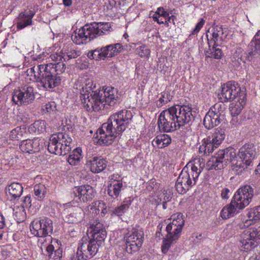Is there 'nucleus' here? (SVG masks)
Segmentation results:
<instances>
[{
  "mask_svg": "<svg viewBox=\"0 0 260 260\" xmlns=\"http://www.w3.org/2000/svg\"><path fill=\"white\" fill-rule=\"evenodd\" d=\"M133 117L132 112L125 109L112 114L108 121L98 129L94 138L100 145L111 144L127 128Z\"/></svg>",
  "mask_w": 260,
  "mask_h": 260,
  "instance_id": "obj_1",
  "label": "nucleus"
},
{
  "mask_svg": "<svg viewBox=\"0 0 260 260\" xmlns=\"http://www.w3.org/2000/svg\"><path fill=\"white\" fill-rule=\"evenodd\" d=\"M194 119V116L190 107L176 105L160 113L157 124L160 132L169 133L179 129L185 125L189 124Z\"/></svg>",
  "mask_w": 260,
  "mask_h": 260,
  "instance_id": "obj_2",
  "label": "nucleus"
},
{
  "mask_svg": "<svg viewBox=\"0 0 260 260\" xmlns=\"http://www.w3.org/2000/svg\"><path fill=\"white\" fill-rule=\"evenodd\" d=\"M110 28V24L108 23L87 24L72 35V40L77 45L85 44L99 36L106 34Z\"/></svg>",
  "mask_w": 260,
  "mask_h": 260,
  "instance_id": "obj_3",
  "label": "nucleus"
},
{
  "mask_svg": "<svg viewBox=\"0 0 260 260\" xmlns=\"http://www.w3.org/2000/svg\"><path fill=\"white\" fill-rule=\"evenodd\" d=\"M208 49L205 50V54L207 58L220 59L222 56L221 49L217 46L221 45L227 37L226 28L222 26L216 25L208 30L206 34Z\"/></svg>",
  "mask_w": 260,
  "mask_h": 260,
  "instance_id": "obj_4",
  "label": "nucleus"
},
{
  "mask_svg": "<svg viewBox=\"0 0 260 260\" xmlns=\"http://www.w3.org/2000/svg\"><path fill=\"white\" fill-rule=\"evenodd\" d=\"M204 167L205 161L203 158H194L187 165V170L185 171V168L183 169L177 179L191 188L196 183Z\"/></svg>",
  "mask_w": 260,
  "mask_h": 260,
  "instance_id": "obj_5",
  "label": "nucleus"
},
{
  "mask_svg": "<svg viewBox=\"0 0 260 260\" xmlns=\"http://www.w3.org/2000/svg\"><path fill=\"white\" fill-rule=\"evenodd\" d=\"M72 138L69 135L59 133L50 137L48 150L51 153L58 155H64L71 150Z\"/></svg>",
  "mask_w": 260,
  "mask_h": 260,
  "instance_id": "obj_6",
  "label": "nucleus"
},
{
  "mask_svg": "<svg viewBox=\"0 0 260 260\" xmlns=\"http://www.w3.org/2000/svg\"><path fill=\"white\" fill-rule=\"evenodd\" d=\"M100 246L89 239V237H83L78 243L76 254L71 257V260H87L94 256Z\"/></svg>",
  "mask_w": 260,
  "mask_h": 260,
  "instance_id": "obj_7",
  "label": "nucleus"
},
{
  "mask_svg": "<svg viewBox=\"0 0 260 260\" xmlns=\"http://www.w3.org/2000/svg\"><path fill=\"white\" fill-rule=\"evenodd\" d=\"M126 251L129 253H136L140 250L144 241V232L141 229L133 228L124 237Z\"/></svg>",
  "mask_w": 260,
  "mask_h": 260,
  "instance_id": "obj_8",
  "label": "nucleus"
},
{
  "mask_svg": "<svg viewBox=\"0 0 260 260\" xmlns=\"http://www.w3.org/2000/svg\"><path fill=\"white\" fill-rule=\"evenodd\" d=\"M35 99L34 87L25 85L15 89L13 92L12 101L20 105H27L33 102Z\"/></svg>",
  "mask_w": 260,
  "mask_h": 260,
  "instance_id": "obj_9",
  "label": "nucleus"
},
{
  "mask_svg": "<svg viewBox=\"0 0 260 260\" xmlns=\"http://www.w3.org/2000/svg\"><path fill=\"white\" fill-rule=\"evenodd\" d=\"M242 92L238 84L234 81H230L222 85L218 98L221 103L239 99Z\"/></svg>",
  "mask_w": 260,
  "mask_h": 260,
  "instance_id": "obj_10",
  "label": "nucleus"
},
{
  "mask_svg": "<svg viewBox=\"0 0 260 260\" xmlns=\"http://www.w3.org/2000/svg\"><path fill=\"white\" fill-rule=\"evenodd\" d=\"M244 251L251 250L260 243V230L251 228L245 231L240 240Z\"/></svg>",
  "mask_w": 260,
  "mask_h": 260,
  "instance_id": "obj_11",
  "label": "nucleus"
},
{
  "mask_svg": "<svg viewBox=\"0 0 260 260\" xmlns=\"http://www.w3.org/2000/svg\"><path fill=\"white\" fill-rule=\"evenodd\" d=\"M30 231L35 236L46 237L53 232L52 221L47 217L34 220L31 223Z\"/></svg>",
  "mask_w": 260,
  "mask_h": 260,
  "instance_id": "obj_12",
  "label": "nucleus"
},
{
  "mask_svg": "<svg viewBox=\"0 0 260 260\" xmlns=\"http://www.w3.org/2000/svg\"><path fill=\"white\" fill-rule=\"evenodd\" d=\"M102 93L99 91L91 92L90 95L82 98L84 108L88 112L99 111L105 107L102 99Z\"/></svg>",
  "mask_w": 260,
  "mask_h": 260,
  "instance_id": "obj_13",
  "label": "nucleus"
},
{
  "mask_svg": "<svg viewBox=\"0 0 260 260\" xmlns=\"http://www.w3.org/2000/svg\"><path fill=\"white\" fill-rule=\"evenodd\" d=\"M172 221L169 223L166 228L167 232V237L173 240H177L179 238L182 231L184 220L183 215L179 214L177 216H172Z\"/></svg>",
  "mask_w": 260,
  "mask_h": 260,
  "instance_id": "obj_14",
  "label": "nucleus"
},
{
  "mask_svg": "<svg viewBox=\"0 0 260 260\" xmlns=\"http://www.w3.org/2000/svg\"><path fill=\"white\" fill-rule=\"evenodd\" d=\"M253 196L244 190L242 186L236 191L231 201L239 210H242L249 204Z\"/></svg>",
  "mask_w": 260,
  "mask_h": 260,
  "instance_id": "obj_15",
  "label": "nucleus"
},
{
  "mask_svg": "<svg viewBox=\"0 0 260 260\" xmlns=\"http://www.w3.org/2000/svg\"><path fill=\"white\" fill-rule=\"evenodd\" d=\"M60 77L52 72L43 73L42 77L38 81V86L42 87L45 90H50L58 86L61 83Z\"/></svg>",
  "mask_w": 260,
  "mask_h": 260,
  "instance_id": "obj_16",
  "label": "nucleus"
},
{
  "mask_svg": "<svg viewBox=\"0 0 260 260\" xmlns=\"http://www.w3.org/2000/svg\"><path fill=\"white\" fill-rule=\"evenodd\" d=\"M73 193L74 197L76 198L77 202L79 201L83 202L91 201L95 195L93 188L89 185H84L75 187Z\"/></svg>",
  "mask_w": 260,
  "mask_h": 260,
  "instance_id": "obj_17",
  "label": "nucleus"
},
{
  "mask_svg": "<svg viewBox=\"0 0 260 260\" xmlns=\"http://www.w3.org/2000/svg\"><path fill=\"white\" fill-rule=\"evenodd\" d=\"M44 140L38 138L23 140L19 145L20 149L24 153H33L39 152L43 147Z\"/></svg>",
  "mask_w": 260,
  "mask_h": 260,
  "instance_id": "obj_18",
  "label": "nucleus"
},
{
  "mask_svg": "<svg viewBox=\"0 0 260 260\" xmlns=\"http://www.w3.org/2000/svg\"><path fill=\"white\" fill-rule=\"evenodd\" d=\"M246 59L249 61L260 55V29L255 35L248 45L247 52H245Z\"/></svg>",
  "mask_w": 260,
  "mask_h": 260,
  "instance_id": "obj_19",
  "label": "nucleus"
},
{
  "mask_svg": "<svg viewBox=\"0 0 260 260\" xmlns=\"http://www.w3.org/2000/svg\"><path fill=\"white\" fill-rule=\"evenodd\" d=\"M237 155L240 158L251 165L256 155L255 146L253 143H246L239 149Z\"/></svg>",
  "mask_w": 260,
  "mask_h": 260,
  "instance_id": "obj_20",
  "label": "nucleus"
},
{
  "mask_svg": "<svg viewBox=\"0 0 260 260\" xmlns=\"http://www.w3.org/2000/svg\"><path fill=\"white\" fill-rule=\"evenodd\" d=\"M107 161L101 157L93 156L89 157L86 165L93 173H99L104 171L107 167Z\"/></svg>",
  "mask_w": 260,
  "mask_h": 260,
  "instance_id": "obj_21",
  "label": "nucleus"
},
{
  "mask_svg": "<svg viewBox=\"0 0 260 260\" xmlns=\"http://www.w3.org/2000/svg\"><path fill=\"white\" fill-rule=\"evenodd\" d=\"M100 91L103 94L102 99L105 105L113 106L119 99L118 90L112 86H108Z\"/></svg>",
  "mask_w": 260,
  "mask_h": 260,
  "instance_id": "obj_22",
  "label": "nucleus"
},
{
  "mask_svg": "<svg viewBox=\"0 0 260 260\" xmlns=\"http://www.w3.org/2000/svg\"><path fill=\"white\" fill-rule=\"evenodd\" d=\"M256 169L255 170V173L252 175L248 184L242 186L244 190L249 192L253 197L254 195L258 194L260 190V173L258 172L260 171H256Z\"/></svg>",
  "mask_w": 260,
  "mask_h": 260,
  "instance_id": "obj_23",
  "label": "nucleus"
},
{
  "mask_svg": "<svg viewBox=\"0 0 260 260\" xmlns=\"http://www.w3.org/2000/svg\"><path fill=\"white\" fill-rule=\"evenodd\" d=\"M35 14V12L31 10H24L20 13L17 20V28L22 29L25 27L32 24V19Z\"/></svg>",
  "mask_w": 260,
  "mask_h": 260,
  "instance_id": "obj_24",
  "label": "nucleus"
},
{
  "mask_svg": "<svg viewBox=\"0 0 260 260\" xmlns=\"http://www.w3.org/2000/svg\"><path fill=\"white\" fill-rule=\"evenodd\" d=\"M71 204L70 202L63 205V207H65L64 211L68 209V207H70L71 211H72L66 216L64 220L69 223H77L81 221L83 218V211L79 208L73 209L71 207Z\"/></svg>",
  "mask_w": 260,
  "mask_h": 260,
  "instance_id": "obj_25",
  "label": "nucleus"
},
{
  "mask_svg": "<svg viewBox=\"0 0 260 260\" xmlns=\"http://www.w3.org/2000/svg\"><path fill=\"white\" fill-rule=\"evenodd\" d=\"M217 154L218 158L223 162L224 166H226L230 162H233L237 156L235 149L232 147L220 150Z\"/></svg>",
  "mask_w": 260,
  "mask_h": 260,
  "instance_id": "obj_26",
  "label": "nucleus"
},
{
  "mask_svg": "<svg viewBox=\"0 0 260 260\" xmlns=\"http://www.w3.org/2000/svg\"><path fill=\"white\" fill-rule=\"evenodd\" d=\"M246 96L245 92H242L236 103L231 104L230 111L232 117H237L240 114L246 103Z\"/></svg>",
  "mask_w": 260,
  "mask_h": 260,
  "instance_id": "obj_27",
  "label": "nucleus"
},
{
  "mask_svg": "<svg viewBox=\"0 0 260 260\" xmlns=\"http://www.w3.org/2000/svg\"><path fill=\"white\" fill-rule=\"evenodd\" d=\"M223 119L212 111H208L204 117L203 124L206 128L209 129L219 124Z\"/></svg>",
  "mask_w": 260,
  "mask_h": 260,
  "instance_id": "obj_28",
  "label": "nucleus"
},
{
  "mask_svg": "<svg viewBox=\"0 0 260 260\" xmlns=\"http://www.w3.org/2000/svg\"><path fill=\"white\" fill-rule=\"evenodd\" d=\"M218 146L216 145L215 142L211 140V138L207 137L202 141V144L199 147V152L203 153L204 155H207L212 153L215 148Z\"/></svg>",
  "mask_w": 260,
  "mask_h": 260,
  "instance_id": "obj_29",
  "label": "nucleus"
},
{
  "mask_svg": "<svg viewBox=\"0 0 260 260\" xmlns=\"http://www.w3.org/2000/svg\"><path fill=\"white\" fill-rule=\"evenodd\" d=\"M7 192L11 196V200L19 198L23 192L22 185L18 182L11 183L6 188Z\"/></svg>",
  "mask_w": 260,
  "mask_h": 260,
  "instance_id": "obj_30",
  "label": "nucleus"
},
{
  "mask_svg": "<svg viewBox=\"0 0 260 260\" xmlns=\"http://www.w3.org/2000/svg\"><path fill=\"white\" fill-rule=\"evenodd\" d=\"M232 164V170L237 175H241L248 166L251 165L249 162H246V160L240 158L238 155Z\"/></svg>",
  "mask_w": 260,
  "mask_h": 260,
  "instance_id": "obj_31",
  "label": "nucleus"
},
{
  "mask_svg": "<svg viewBox=\"0 0 260 260\" xmlns=\"http://www.w3.org/2000/svg\"><path fill=\"white\" fill-rule=\"evenodd\" d=\"M232 164V170L237 175H241L248 166L251 165L249 162H246V160L240 158L238 155Z\"/></svg>",
  "mask_w": 260,
  "mask_h": 260,
  "instance_id": "obj_32",
  "label": "nucleus"
},
{
  "mask_svg": "<svg viewBox=\"0 0 260 260\" xmlns=\"http://www.w3.org/2000/svg\"><path fill=\"white\" fill-rule=\"evenodd\" d=\"M240 210L232 203L225 206L221 211V217L222 219H228L239 213Z\"/></svg>",
  "mask_w": 260,
  "mask_h": 260,
  "instance_id": "obj_33",
  "label": "nucleus"
},
{
  "mask_svg": "<svg viewBox=\"0 0 260 260\" xmlns=\"http://www.w3.org/2000/svg\"><path fill=\"white\" fill-rule=\"evenodd\" d=\"M90 212L94 215L101 214L104 216L107 212V206L105 203L102 201H97L93 202L90 206Z\"/></svg>",
  "mask_w": 260,
  "mask_h": 260,
  "instance_id": "obj_34",
  "label": "nucleus"
},
{
  "mask_svg": "<svg viewBox=\"0 0 260 260\" xmlns=\"http://www.w3.org/2000/svg\"><path fill=\"white\" fill-rule=\"evenodd\" d=\"M122 181L110 183L108 186V194L113 199H116L123 188Z\"/></svg>",
  "mask_w": 260,
  "mask_h": 260,
  "instance_id": "obj_35",
  "label": "nucleus"
},
{
  "mask_svg": "<svg viewBox=\"0 0 260 260\" xmlns=\"http://www.w3.org/2000/svg\"><path fill=\"white\" fill-rule=\"evenodd\" d=\"M171 142V137L167 134H164L156 136L152 141V145L158 148H162L167 146Z\"/></svg>",
  "mask_w": 260,
  "mask_h": 260,
  "instance_id": "obj_36",
  "label": "nucleus"
},
{
  "mask_svg": "<svg viewBox=\"0 0 260 260\" xmlns=\"http://www.w3.org/2000/svg\"><path fill=\"white\" fill-rule=\"evenodd\" d=\"M248 219L245 222V226H248L251 224L250 221L255 222L260 219V205L251 208L248 210L247 213Z\"/></svg>",
  "mask_w": 260,
  "mask_h": 260,
  "instance_id": "obj_37",
  "label": "nucleus"
},
{
  "mask_svg": "<svg viewBox=\"0 0 260 260\" xmlns=\"http://www.w3.org/2000/svg\"><path fill=\"white\" fill-rule=\"evenodd\" d=\"M46 123L44 120H39L35 121L29 127L30 133L41 134L46 131Z\"/></svg>",
  "mask_w": 260,
  "mask_h": 260,
  "instance_id": "obj_38",
  "label": "nucleus"
},
{
  "mask_svg": "<svg viewBox=\"0 0 260 260\" xmlns=\"http://www.w3.org/2000/svg\"><path fill=\"white\" fill-rule=\"evenodd\" d=\"M208 137L215 142L216 145L219 146L225 138V129L220 127L215 128L214 132Z\"/></svg>",
  "mask_w": 260,
  "mask_h": 260,
  "instance_id": "obj_39",
  "label": "nucleus"
},
{
  "mask_svg": "<svg viewBox=\"0 0 260 260\" xmlns=\"http://www.w3.org/2000/svg\"><path fill=\"white\" fill-rule=\"evenodd\" d=\"M46 251L49 260H61L62 250L60 248L54 250V246L52 244H49L46 247Z\"/></svg>",
  "mask_w": 260,
  "mask_h": 260,
  "instance_id": "obj_40",
  "label": "nucleus"
},
{
  "mask_svg": "<svg viewBox=\"0 0 260 260\" xmlns=\"http://www.w3.org/2000/svg\"><path fill=\"white\" fill-rule=\"evenodd\" d=\"M47 188L43 183L36 184L34 186V193L35 199L38 201H42L45 197Z\"/></svg>",
  "mask_w": 260,
  "mask_h": 260,
  "instance_id": "obj_41",
  "label": "nucleus"
},
{
  "mask_svg": "<svg viewBox=\"0 0 260 260\" xmlns=\"http://www.w3.org/2000/svg\"><path fill=\"white\" fill-rule=\"evenodd\" d=\"M224 165L221 159L218 158L217 154L216 156L211 158L207 162L206 168L208 170L212 169L220 170L223 168Z\"/></svg>",
  "mask_w": 260,
  "mask_h": 260,
  "instance_id": "obj_42",
  "label": "nucleus"
},
{
  "mask_svg": "<svg viewBox=\"0 0 260 260\" xmlns=\"http://www.w3.org/2000/svg\"><path fill=\"white\" fill-rule=\"evenodd\" d=\"M132 201L130 198L125 199L121 206L115 208L112 211V215L118 216H122L128 209Z\"/></svg>",
  "mask_w": 260,
  "mask_h": 260,
  "instance_id": "obj_43",
  "label": "nucleus"
},
{
  "mask_svg": "<svg viewBox=\"0 0 260 260\" xmlns=\"http://www.w3.org/2000/svg\"><path fill=\"white\" fill-rule=\"evenodd\" d=\"M82 150L79 148L75 149L70 154L68 157V161L73 166L77 165L79 164L81 158H82Z\"/></svg>",
  "mask_w": 260,
  "mask_h": 260,
  "instance_id": "obj_44",
  "label": "nucleus"
},
{
  "mask_svg": "<svg viewBox=\"0 0 260 260\" xmlns=\"http://www.w3.org/2000/svg\"><path fill=\"white\" fill-rule=\"evenodd\" d=\"M13 215L17 222L23 221L26 217L25 209L20 206H16L13 208Z\"/></svg>",
  "mask_w": 260,
  "mask_h": 260,
  "instance_id": "obj_45",
  "label": "nucleus"
},
{
  "mask_svg": "<svg viewBox=\"0 0 260 260\" xmlns=\"http://www.w3.org/2000/svg\"><path fill=\"white\" fill-rule=\"evenodd\" d=\"M95 86L93 85V82L91 81H87L85 85L82 87V90L81 91V99L82 100V98L84 96H86L90 95L91 92L99 91V90L95 89Z\"/></svg>",
  "mask_w": 260,
  "mask_h": 260,
  "instance_id": "obj_46",
  "label": "nucleus"
},
{
  "mask_svg": "<svg viewBox=\"0 0 260 260\" xmlns=\"http://www.w3.org/2000/svg\"><path fill=\"white\" fill-rule=\"evenodd\" d=\"M225 107L224 105L220 103H217L212 106L208 111H212L217 116L222 118H224Z\"/></svg>",
  "mask_w": 260,
  "mask_h": 260,
  "instance_id": "obj_47",
  "label": "nucleus"
},
{
  "mask_svg": "<svg viewBox=\"0 0 260 260\" xmlns=\"http://www.w3.org/2000/svg\"><path fill=\"white\" fill-rule=\"evenodd\" d=\"M107 236V232L106 231H102L101 233L98 234H91L89 237V239L92 240L100 247L104 242L105 239Z\"/></svg>",
  "mask_w": 260,
  "mask_h": 260,
  "instance_id": "obj_48",
  "label": "nucleus"
},
{
  "mask_svg": "<svg viewBox=\"0 0 260 260\" xmlns=\"http://www.w3.org/2000/svg\"><path fill=\"white\" fill-rule=\"evenodd\" d=\"M42 109L44 114L54 115L56 111V104L54 102H49L42 106Z\"/></svg>",
  "mask_w": 260,
  "mask_h": 260,
  "instance_id": "obj_49",
  "label": "nucleus"
},
{
  "mask_svg": "<svg viewBox=\"0 0 260 260\" xmlns=\"http://www.w3.org/2000/svg\"><path fill=\"white\" fill-rule=\"evenodd\" d=\"M102 50L101 48H97L94 50L89 51L87 56L90 59H95L96 60H103L102 55Z\"/></svg>",
  "mask_w": 260,
  "mask_h": 260,
  "instance_id": "obj_50",
  "label": "nucleus"
},
{
  "mask_svg": "<svg viewBox=\"0 0 260 260\" xmlns=\"http://www.w3.org/2000/svg\"><path fill=\"white\" fill-rule=\"evenodd\" d=\"M23 133V129L18 126L11 132L10 138L12 140H19L22 138Z\"/></svg>",
  "mask_w": 260,
  "mask_h": 260,
  "instance_id": "obj_51",
  "label": "nucleus"
},
{
  "mask_svg": "<svg viewBox=\"0 0 260 260\" xmlns=\"http://www.w3.org/2000/svg\"><path fill=\"white\" fill-rule=\"evenodd\" d=\"M150 51L146 45H142L138 47L136 49V53L138 54L141 57H149Z\"/></svg>",
  "mask_w": 260,
  "mask_h": 260,
  "instance_id": "obj_52",
  "label": "nucleus"
},
{
  "mask_svg": "<svg viewBox=\"0 0 260 260\" xmlns=\"http://www.w3.org/2000/svg\"><path fill=\"white\" fill-rule=\"evenodd\" d=\"M52 68L51 69V72L55 73L56 75L64 72L66 69L65 64L62 62H58L56 63H52Z\"/></svg>",
  "mask_w": 260,
  "mask_h": 260,
  "instance_id": "obj_53",
  "label": "nucleus"
},
{
  "mask_svg": "<svg viewBox=\"0 0 260 260\" xmlns=\"http://www.w3.org/2000/svg\"><path fill=\"white\" fill-rule=\"evenodd\" d=\"M172 99L171 96L168 92H164L161 96L156 102V105L158 107H161L163 105L167 104Z\"/></svg>",
  "mask_w": 260,
  "mask_h": 260,
  "instance_id": "obj_54",
  "label": "nucleus"
},
{
  "mask_svg": "<svg viewBox=\"0 0 260 260\" xmlns=\"http://www.w3.org/2000/svg\"><path fill=\"white\" fill-rule=\"evenodd\" d=\"M53 65L52 64V63L47 64H39L36 67V70L38 72V75H39L41 78L42 77L43 73H46L47 72H51V69Z\"/></svg>",
  "mask_w": 260,
  "mask_h": 260,
  "instance_id": "obj_55",
  "label": "nucleus"
},
{
  "mask_svg": "<svg viewBox=\"0 0 260 260\" xmlns=\"http://www.w3.org/2000/svg\"><path fill=\"white\" fill-rule=\"evenodd\" d=\"M172 199V196L170 192H168L167 191L164 190L159 194L156 200L157 205H160L162 201H170Z\"/></svg>",
  "mask_w": 260,
  "mask_h": 260,
  "instance_id": "obj_56",
  "label": "nucleus"
},
{
  "mask_svg": "<svg viewBox=\"0 0 260 260\" xmlns=\"http://www.w3.org/2000/svg\"><path fill=\"white\" fill-rule=\"evenodd\" d=\"M175 186L177 191L180 194L185 193L190 188L189 187L187 186L186 184L181 182V181H179L178 179H177Z\"/></svg>",
  "mask_w": 260,
  "mask_h": 260,
  "instance_id": "obj_57",
  "label": "nucleus"
},
{
  "mask_svg": "<svg viewBox=\"0 0 260 260\" xmlns=\"http://www.w3.org/2000/svg\"><path fill=\"white\" fill-rule=\"evenodd\" d=\"M175 240H173L171 238H168L167 237L166 239L164 240L163 243L161 246V251L163 253L165 254L168 251L171 244Z\"/></svg>",
  "mask_w": 260,
  "mask_h": 260,
  "instance_id": "obj_58",
  "label": "nucleus"
},
{
  "mask_svg": "<svg viewBox=\"0 0 260 260\" xmlns=\"http://www.w3.org/2000/svg\"><path fill=\"white\" fill-rule=\"evenodd\" d=\"M64 54L67 58L66 61H67L72 58H77L78 56L80 55L81 53L78 50L71 49L70 50L68 51V52Z\"/></svg>",
  "mask_w": 260,
  "mask_h": 260,
  "instance_id": "obj_59",
  "label": "nucleus"
},
{
  "mask_svg": "<svg viewBox=\"0 0 260 260\" xmlns=\"http://www.w3.org/2000/svg\"><path fill=\"white\" fill-rule=\"evenodd\" d=\"M108 48L110 49V53H109L110 56H114L117 54V53H119L121 51V45L117 43L114 45H108Z\"/></svg>",
  "mask_w": 260,
  "mask_h": 260,
  "instance_id": "obj_60",
  "label": "nucleus"
},
{
  "mask_svg": "<svg viewBox=\"0 0 260 260\" xmlns=\"http://www.w3.org/2000/svg\"><path fill=\"white\" fill-rule=\"evenodd\" d=\"M51 59L54 61H58L63 59L64 61H66L67 58L66 57L65 54L62 52V51H60L59 52H56L55 53L52 54L50 55Z\"/></svg>",
  "mask_w": 260,
  "mask_h": 260,
  "instance_id": "obj_61",
  "label": "nucleus"
},
{
  "mask_svg": "<svg viewBox=\"0 0 260 260\" xmlns=\"http://www.w3.org/2000/svg\"><path fill=\"white\" fill-rule=\"evenodd\" d=\"M91 231H98V230L106 231L103 224L98 220L94 221L90 224Z\"/></svg>",
  "mask_w": 260,
  "mask_h": 260,
  "instance_id": "obj_62",
  "label": "nucleus"
},
{
  "mask_svg": "<svg viewBox=\"0 0 260 260\" xmlns=\"http://www.w3.org/2000/svg\"><path fill=\"white\" fill-rule=\"evenodd\" d=\"M36 70L35 67L30 68L27 70V73L28 75L34 77V79L37 80L38 81H39V79H40V77L39 75H38V72H36Z\"/></svg>",
  "mask_w": 260,
  "mask_h": 260,
  "instance_id": "obj_63",
  "label": "nucleus"
},
{
  "mask_svg": "<svg viewBox=\"0 0 260 260\" xmlns=\"http://www.w3.org/2000/svg\"><path fill=\"white\" fill-rule=\"evenodd\" d=\"M21 207H23L24 209H28L31 206V200L30 196L29 195L25 197L23 200V202Z\"/></svg>",
  "mask_w": 260,
  "mask_h": 260,
  "instance_id": "obj_64",
  "label": "nucleus"
}]
</instances>
